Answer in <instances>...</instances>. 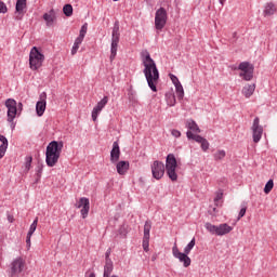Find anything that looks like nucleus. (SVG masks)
<instances>
[{
	"mask_svg": "<svg viewBox=\"0 0 277 277\" xmlns=\"http://www.w3.org/2000/svg\"><path fill=\"white\" fill-rule=\"evenodd\" d=\"M226 157V151L224 149H219L213 154L214 161H222Z\"/></svg>",
	"mask_w": 277,
	"mask_h": 277,
	"instance_id": "obj_26",
	"label": "nucleus"
},
{
	"mask_svg": "<svg viewBox=\"0 0 277 277\" xmlns=\"http://www.w3.org/2000/svg\"><path fill=\"white\" fill-rule=\"evenodd\" d=\"M15 10L18 13L16 19L21 21L23 18V14H25V10H27V0H17Z\"/></svg>",
	"mask_w": 277,
	"mask_h": 277,
	"instance_id": "obj_20",
	"label": "nucleus"
},
{
	"mask_svg": "<svg viewBox=\"0 0 277 277\" xmlns=\"http://www.w3.org/2000/svg\"><path fill=\"white\" fill-rule=\"evenodd\" d=\"M175 90H176V94H177V98H183V96H185V91L183 90V84H181V82H177V84H175Z\"/></svg>",
	"mask_w": 277,
	"mask_h": 277,
	"instance_id": "obj_28",
	"label": "nucleus"
},
{
	"mask_svg": "<svg viewBox=\"0 0 277 277\" xmlns=\"http://www.w3.org/2000/svg\"><path fill=\"white\" fill-rule=\"evenodd\" d=\"M172 254L174 259H177L180 263H183L184 267H189V265H192V259L188 256L187 253L180 252L179 247L176 246V242H174L173 245Z\"/></svg>",
	"mask_w": 277,
	"mask_h": 277,
	"instance_id": "obj_10",
	"label": "nucleus"
},
{
	"mask_svg": "<svg viewBox=\"0 0 277 277\" xmlns=\"http://www.w3.org/2000/svg\"><path fill=\"white\" fill-rule=\"evenodd\" d=\"M8 151V140H3L2 144L0 145V159L5 157V153Z\"/></svg>",
	"mask_w": 277,
	"mask_h": 277,
	"instance_id": "obj_27",
	"label": "nucleus"
},
{
	"mask_svg": "<svg viewBox=\"0 0 277 277\" xmlns=\"http://www.w3.org/2000/svg\"><path fill=\"white\" fill-rule=\"evenodd\" d=\"M166 23H168V11H166L163 8H160L156 11V16H155L156 29H158V31H161V29L166 27Z\"/></svg>",
	"mask_w": 277,
	"mask_h": 277,
	"instance_id": "obj_8",
	"label": "nucleus"
},
{
	"mask_svg": "<svg viewBox=\"0 0 277 277\" xmlns=\"http://www.w3.org/2000/svg\"><path fill=\"white\" fill-rule=\"evenodd\" d=\"M26 245L28 248H31V235L27 234V237H26Z\"/></svg>",
	"mask_w": 277,
	"mask_h": 277,
	"instance_id": "obj_44",
	"label": "nucleus"
},
{
	"mask_svg": "<svg viewBox=\"0 0 277 277\" xmlns=\"http://www.w3.org/2000/svg\"><path fill=\"white\" fill-rule=\"evenodd\" d=\"M253 140H263V137H267L265 131L263 130V126H261V119L255 117L251 127Z\"/></svg>",
	"mask_w": 277,
	"mask_h": 277,
	"instance_id": "obj_9",
	"label": "nucleus"
},
{
	"mask_svg": "<svg viewBox=\"0 0 277 277\" xmlns=\"http://www.w3.org/2000/svg\"><path fill=\"white\" fill-rule=\"evenodd\" d=\"M221 5H224L226 3V0H220Z\"/></svg>",
	"mask_w": 277,
	"mask_h": 277,
	"instance_id": "obj_47",
	"label": "nucleus"
},
{
	"mask_svg": "<svg viewBox=\"0 0 277 277\" xmlns=\"http://www.w3.org/2000/svg\"><path fill=\"white\" fill-rule=\"evenodd\" d=\"M44 63V54L38 50V48L34 47L30 50L29 54V66L31 70H38L42 68V64Z\"/></svg>",
	"mask_w": 277,
	"mask_h": 277,
	"instance_id": "obj_4",
	"label": "nucleus"
},
{
	"mask_svg": "<svg viewBox=\"0 0 277 277\" xmlns=\"http://www.w3.org/2000/svg\"><path fill=\"white\" fill-rule=\"evenodd\" d=\"M196 142H198V144H200L201 149L203 151L209 150V141H207V140H197Z\"/></svg>",
	"mask_w": 277,
	"mask_h": 277,
	"instance_id": "obj_33",
	"label": "nucleus"
},
{
	"mask_svg": "<svg viewBox=\"0 0 277 277\" xmlns=\"http://www.w3.org/2000/svg\"><path fill=\"white\" fill-rule=\"evenodd\" d=\"M37 116H44L47 111V92H42L39 96V101L36 104Z\"/></svg>",
	"mask_w": 277,
	"mask_h": 277,
	"instance_id": "obj_18",
	"label": "nucleus"
},
{
	"mask_svg": "<svg viewBox=\"0 0 277 277\" xmlns=\"http://www.w3.org/2000/svg\"><path fill=\"white\" fill-rule=\"evenodd\" d=\"M151 174L156 181L163 179V174H166V164L159 160L154 161L151 164Z\"/></svg>",
	"mask_w": 277,
	"mask_h": 277,
	"instance_id": "obj_12",
	"label": "nucleus"
},
{
	"mask_svg": "<svg viewBox=\"0 0 277 277\" xmlns=\"http://www.w3.org/2000/svg\"><path fill=\"white\" fill-rule=\"evenodd\" d=\"M36 228H38V217H36L32 224L30 225L28 235H34V233H36Z\"/></svg>",
	"mask_w": 277,
	"mask_h": 277,
	"instance_id": "obj_35",
	"label": "nucleus"
},
{
	"mask_svg": "<svg viewBox=\"0 0 277 277\" xmlns=\"http://www.w3.org/2000/svg\"><path fill=\"white\" fill-rule=\"evenodd\" d=\"M109 277H119L118 275H109Z\"/></svg>",
	"mask_w": 277,
	"mask_h": 277,
	"instance_id": "obj_51",
	"label": "nucleus"
},
{
	"mask_svg": "<svg viewBox=\"0 0 277 277\" xmlns=\"http://www.w3.org/2000/svg\"><path fill=\"white\" fill-rule=\"evenodd\" d=\"M63 148L64 142L62 141H52L49 143L45 151V162L49 168L55 167L57 161H60Z\"/></svg>",
	"mask_w": 277,
	"mask_h": 277,
	"instance_id": "obj_2",
	"label": "nucleus"
},
{
	"mask_svg": "<svg viewBox=\"0 0 277 277\" xmlns=\"http://www.w3.org/2000/svg\"><path fill=\"white\" fill-rule=\"evenodd\" d=\"M150 228H153V224L150 221H146L144 225V237L143 239H150Z\"/></svg>",
	"mask_w": 277,
	"mask_h": 277,
	"instance_id": "obj_25",
	"label": "nucleus"
},
{
	"mask_svg": "<svg viewBox=\"0 0 277 277\" xmlns=\"http://www.w3.org/2000/svg\"><path fill=\"white\" fill-rule=\"evenodd\" d=\"M78 51H79V45L77 43H74V47L71 49V55H77Z\"/></svg>",
	"mask_w": 277,
	"mask_h": 277,
	"instance_id": "obj_41",
	"label": "nucleus"
},
{
	"mask_svg": "<svg viewBox=\"0 0 277 277\" xmlns=\"http://www.w3.org/2000/svg\"><path fill=\"white\" fill-rule=\"evenodd\" d=\"M176 157H174V154H169L166 160V170L169 179L172 181H176L179 179V175L176 174Z\"/></svg>",
	"mask_w": 277,
	"mask_h": 277,
	"instance_id": "obj_6",
	"label": "nucleus"
},
{
	"mask_svg": "<svg viewBox=\"0 0 277 277\" xmlns=\"http://www.w3.org/2000/svg\"><path fill=\"white\" fill-rule=\"evenodd\" d=\"M63 12H64L65 16H72V5L65 4L63 8Z\"/></svg>",
	"mask_w": 277,
	"mask_h": 277,
	"instance_id": "obj_30",
	"label": "nucleus"
},
{
	"mask_svg": "<svg viewBox=\"0 0 277 277\" xmlns=\"http://www.w3.org/2000/svg\"><path fill=\"white\" fill-rule=\"evenodd\" d=\"M85 34H88V24L82 25L79 36L85 38Z\"/></svg>",
	"mask_w": 277,
	"mask_h": 277,
	"instance_id": "obj_37",
	"label": "nucleus"
},
{
	"mask_svg": "<svg viewBox=\"0 0 277 277\" xmlns=\"http://www.w3.org/2000/svg\"><path fill=\"white\" fill-rule=\"evenodd\" d=\"M38 174H42V168L38 170Z\"/></svg>",
	"mask_w": 277,
	"mask_h": 277,
	"instance_id": "obj_48",
	"label": "nucleus"
},
{
	"mask_svg": "<svg viewBox=\"0 0 277 277\" xmlns=\"http://www.w3.org/2000/svg\"><path fill=\"white\" fill-rule=\"evenodd\" d=\"M119 42H120V26L118 25V23H116L113 28L110 62H114V60H116V55H118Z\"/></svg>",
	"mask_w": 277,
	"mask_h": 277,
	"instance_id": "obj_5",
	"label": "nucleus"
},
{
	"mask_svg": "<svg viewBox=\"0 0 277 277\" xmlns=\"http://www.w3.org/2000/svg\"><path fill=\"white\" fill-rule=\"evenodd\" d=\"M206 230L210 233V235H216V237H224V235H229V233H233V226L228 225V223H223L220 225L211 224L210 222H207L205 224Z\"/></svg>",
	"mask_w": 277,
	"mask_h": 277,
	"instance_id": "obj_3",
	"label": "nucleus"
},
{
	"mask_svg": "<svg viewBox=\"0 0 277 277\" xmlns=\"http://www.w3.org/2000/svg\"><path fill=\"white\" fill-rule=\"evenodd\" d=\"M19 107H23V104H22V103H19Z\"/></svg>",
	"mask_w": 277,
	"mask_h": 277,
	"instance_id": "obj_53",
	"label": "nucleus"
},
{
	"mask_svg": "<svg viewBox=\"0 0 277 277\" xmlns=\"http://www.w3.org/2000/svg\"><path fill=\"white\" fill-rule=\"evenodd\" d=\"M149 241L150 239L143 238V249L145 252H148Z\"/></svg>",
	"mask_w": 277,
	"mask_h": 277,
	"instance_id": "obj_39",
	"label": "nucleus"
},
{
	"mask_svg": "<svg viewBox=\"0 0 277 277\" xmlns=\"http://www.w3.org/2000/svg\"><path fill=\"white\" fill-rule=\"evenodd\" d=\"M143 66H144V75L146 81L153 92H157V83H159V69H157V64L150 57L149 53H146L145 57L143 58Z\"/></svg>",
	"mask_w": 277,
	"mask_h": 277,
	"instance_id": "obj_1",
	"label": "nucleus"
},
{
	"mask_svg": "<svg viewBox=\"0 0 277 277\" xmlns=\"http://www.w3.org/2000/svg\"><path fill=\"white\" fill-rule=\"evenodd\" d=\"M246 211H247V208H246V207L241 208V210L239 211V214H238V220H239L240 217H243V215H246Z\"/></svg>",
	"mask_w": 277,
	"mask_h": 277,
	"instance_id": "obj_43",
	"label": "nucleus"
},
{
	"mask_svg": "<svg viewBox=\"0 0 277 277\" xmlns=\"http://www.w3.org/2000/svg\"><path fill=\"white\" fill-rule=\"evenodd\" d=\"M111 249H107L105 253V265H104V274L103 277L111 276V272H114V262L111 261Z\"/></svg>",
	"mask_w": 277,
	"mask_h": 277,
	"instance_id": "obj_17",
	"label": "nucleus"
},
{
	"mask_svg": "<svg viewBox=\"0 0 277 277\" xmlns=\"http://www.w3.org/2000/svg\"><path fill=\"white\" fill-rule=\"evenodd\" d=\"M76 209H81V216L83 220H85V217H88V214L90 213V199L81 197L76 203Z\"/></svg>",
	"mask_w": 277,
	"mask_h": 277,
	"instance_id": "obj_13",
	"label": "nucleus"
},
{
	"mask_svg": "<svg viewBox=\"0 0 277 277\" xmlns=\"http://www.w3.org/2000/svg\"><path fill=\"white\" fill-rule=\"evenodd\" d=\"M167 103L169 107H174L176 105V97L173 94L168 95Z\"/></svg>",
	"mask_w": 277,
	"mask_h": 277,
	"instance_id": "obj_31",
	"label": "nucleus"
},
{
	"mask_svg": "<svg viewBox=\"0 0 277 277\" xmlns=\"http://www.w3.org/2000/svg\"><path fill=\"white\" fill-rule=\"evenodd\" d=\"M254 90H256V84H247L242 89V94L246 98H250L254 94Z\"/></svg>",
	"mask_w": 277,
	"mask_h": 277,
	"instance_id": "obj_24",
	"label": "nucleus"
},
{
	"mask_svg": "<svg viewBox=\"0 0 277 277\" xmlns=\"http://www.w3.org/2000/svg\"><path fill=\"white\" fill-rule=\"evenodd\" d=\"M170 79L172 83H174V85H179V83H181V81H179V78L172 74H170Z\"/></svg>",
	"mask_w": 277,
	"mask_h": 277,
	"instance_id": "obj_40",
	"label": "nucleus"
},
{
	"mask_svg": "<svg viewBox=\"0 0 277 277\" xmlns=\"http://www.w3.org/2000/svg\"><path fill=\"white\" fill-rule=\"evenodd\" d=\"M83 38H84V37H81V36L79 35L78 38L75 40V43H74V44H78L79 47H81V42H83Z\"/></svg>",
	"mask_w": 277,
	"mask_h": 277,
	"instance_id": "obj_42",
	"label": "nucleus"
},
{
	"mask_svg": "<svg viewBox=\"0 0 277 277\" xmlns=\"http://www.w3.org/2000/svg\"><path fill=\"white\" fill-rule=\"evenodd\" d=\"M187 129L186 135L188 140H205V137L198 135L200 133V128H198V124L194 120L187 121Z\"/></svg>",
	"mask_w": 277,
	"mask_h": 277,
	"instance_id": "obj_11",
	"label": "nucleus"
},
{
	"mask_svg": "<svg viewBox=\"0 0 277 277\" xmlns=\"http://www.w3.org/2000/svg\"><path fill=\"white\" fill-rule=\"evenodd\" d=\"M196 246V238H193L190 240V243H188L185 248H184V253L189 254V252H192V250H194V247Z\"/></svg>",
	"mask_w": 277,
	"mask_h": 277,
	"instance_id": "obj_29",
	"label": "nucleus"
},
{
	"mask_svg": "<svg viewBox=\"0 0 277 277\" xmlns=\"http://www.w3.org/2000/svg\"><path fill=\"white\" fill-rule=\"evenodd\" d=\"M120 160V145L118 144V141L114 142L113 149L110 151V161L111 163H118Z\"/></svg>",
	"mask_w": 277,
	"mask_h": 277,
	"instance_id": "obj_19",
	"label": "nucleus"
},
{
	"mask_svg": "<svg viewBox=\"0 0 277 277\" xmlns=\"http://www.w3.org/2000/svg\"><path fill=\"white\" fill-rule=\"evenodd\" d=\"M222 198H224V193L222 192L216 193V196L214 198V202L216 207H220V200H222Z\"/></svg>",
	"mask_w": 277,
	"mask_h": 277,
	"instance_id": "obj_36",
	"label": "nucleus"
},
{
	"mask_svg": "<svg viewBox=\"0 0 277 277\" xmlns=\"http://www.w3.org/2000/svg\"><path fill=\"white\" fill-rule=\"evenodd\" d=\"M238 70H241L239 76L242 77L245 81H252V79L254 78V66L249 62L240 63L238 66Z\"/></svg>",
	"mask_w": 277,
	"mask_h": 277,
	"instance_id": "obj_7",
	"label": "nucleus"
},
{
	"mask_svg": "<svg viewBox=\"0 0 277 277\" xmlns=\"http://www.w3.org/2000/svg\"><path fill=\"white\" fill-rule=\"evenodd\" d=\"M8 221H9L10 223L14 222V216L9 215V216H8Z\"/></svg>",
	"mask_w": 277,
	"mask_h": 277,
	"instance_id": "obj_46",
	"label": "nucleus"
},
{
	"mask_svg": "<svg viewBox=\"0 0 277 277\" xmlns=\"http://www.w3.org/2000/svg\"><path fill=\"white\" fill-rule=\"evenodd\" d=\"M171 133H172L173 137H181V131H179V130H172Z\"/></svg>",
	"mask_w": 277,
	"mask_h": 277,
	"instance_id": "obj_45",
	"label": "nucleus"
},
{
	"mask_svg": "<svg viewBox=\"0 0 277 277\" xmlns=\"http://www.w3.org/2000/svg\"><path fill=\"white\" fill-rule=\"evenodd\" d=\"M8 12V6L3 1H0V14H5Z\"/></svg>",
	"mask_w": 277,
	"mask_h": 277,
	"instance_id": "obj_38",
	"label": "nucleus"
},
{
	"mask_svg": "<svg viewBox=\"0 0 277 277\" xmlns=\"http://www.w3.org/2000/svg\"><path fill=\"white\" fill-rule=\"evenodd\" d=\"M25 269V261L23 258H17L11 263V277H16Z\"/></svg>",
	"mask_w": 277,
	"mask_h": 277,
	"instance_id": "obj_15",
	"label": "nucleus"
},
{
	"mask_svg": "<svg viewBox=\"0 0 277 277\" xmlns=\"http://www.w3.org/2000/svg\"><path fill=\"white\" fill-rule=\"evenodd\" d=\"M254 142L256 143V142H259V140H254Z\"/></svg>",
	"mask_w": 277,
	"mask_h": 277,
	"instance_id": "obj_54",
	"label": "nucleus"
},
{
	"mask_svg": "<svg viewBox=\"0 0 277 277\" xmlns=\"http://www.w3.org/2000/svg\"><path fill=\"white\" fill-rule=\"evenodd\" d=\"M133 98V94H131L130 100Z\"/></svg>",
	"mask_w": 277,
	"mask_h": 277,
	"instance_id": "obj_52",
	"label": "nucleus"
},
{
	"mask_svg": "<svg viewBox=\"0 0 277 277\" xmlns=\"http://www.w3.org/2000/svg\"><path fill=\"white\" fill-rule=\"evenodd\" d=\"M107 103H109V97L104 96L93 108L91 115L93 122H96L98 115L101 114V111H103V109H105V105H107Z\"/></svg>",
	"mask_w": 277,
	"mask_h": 277,
	"instance_id": "obj_16",
	"label": "nucleus"
},
{
	"mask_svg": "<svg viewBox=\"0 0 277 277\" xmlns=\"http://www.w3.org/2000/svg\"><path fill=\"white\" fill-rule=\"evenodd\" d=\"M272 189H274V180H269L265 187H264V193L265 194H269V192H272Z\"/></svg>",
	"mask_w": 277,
	"mask_h": 277,
	"instance_id": "obj_34",
	"label": "nucleus"
},
{
	"mask_svg": "<svg viewBox=\"0 0 277 277\" xmlns=\"http://www.w3.org/2000/svg\"><path fill=\"white\" fill-rule=\"evenodd\" d=\"M116 168H117L118 174L122 176L124 175L126 172H129V161L121 160L117 162Z\"/></svg>",
	"mask_w": 277,
	"mask_h": 277,
	"instance_id": "obj_22",
	"label": "nucleus"
},
{
	"mask_svg": "<svg viewBox=\"0 0 277 277\" xmlns=\"http://www.w3.org/2000/svg\"><path fill=\"white\" fill-rule=\"evenodd\" d=\"M5 107L8 108V122H14L18 109L16 108V101L9 98L5 101Z\"/></svg>",
	"mask_w": 277,
	"mask_h": 277,
	"instance_id": "obj_14",
	"label": "nucleus"
},
{
	"mask_svg": "<svg viewBox=\"0 0 277 277\" xmlns=\"http://www.w3.org/2000/svg\"><path fill=\"white\" fill-rule=\"evenodd\" d=\"M89 277H96L94 273H91Z\"/></svg>",
	"mask_w": 277,
	"mask_h": 277,
	"instance_id": "obj_49",
	"label": "nucleus"
},
{
	"mask_svg": "<svg viewBox=\"0 0 277 277\" xmlns=\"http://www.w3.org/2000/svg\"><path fill=\"white\" fill-rule=\"evenodd\" d=\"M55 10H50L49 13L43 14V19L47 23L48 27H51L53 25V23H55Z\"/></svg>",
	"mask_w": 277,
	"mask_h": 277,
	"instance_id": "obj_21",
	"label": "nucleus"
},
{
	"mask_svg": "<svg viewBox=\"0 0 277 277\" xmlns=\"http://www.w3.org/2000/svg\"><path fill=\"white\" fill-rule=\"evenodd\" d=\"M276 11H277L276 4L274 2H267L264 8V16H274Z\"/></svg>",
	"mask_w": 277,
	"mask_h": 277,
	"instance_id": "obj_23",
	"label": "nucleus"
},
{
	"mask_svg": "<svg viewBox=\"0 0 277 277\" xmlns=\"http://www.w3.org/2000/svg\"><path fill=\"white\" fill-rule=\"evenodd\" d=\"M31 161H34V158L31 156L26 157V159H25V172H29V170H31Z\"/></svg>",
	"mask_w": 277,
	"mask_h": 277,
	"instance_id": "obj_32",
	"label": "nucleus"
},
{
	"mask_svg": "<svg viewBox=\"0 0 277 277\" xmlns=\"http://www.w3.org/2000/svg\"><path fill=\"white\" fill-rule=\"evenodd\" d=\"M0 140H6L5 136L0 134Z\"/></svg>",
	"mask_w": 277,
	"mask_h": 277,
	"instance_id": "obj_50",
	"label": "nucleus"
}]
</instances>
